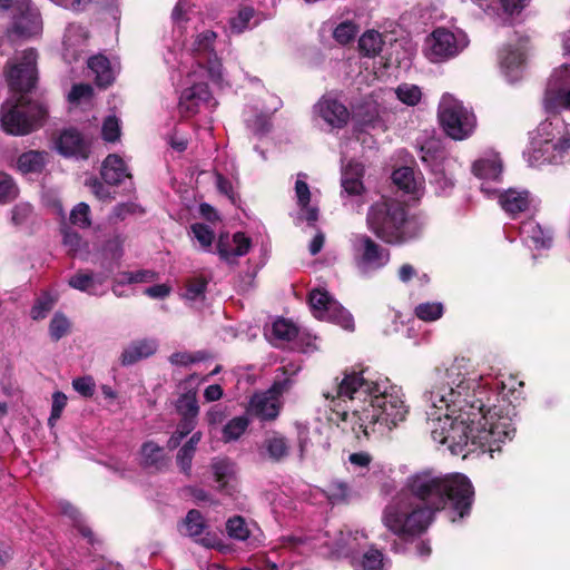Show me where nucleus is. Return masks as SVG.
I'll list each match as a JSON object with an SVG mask.
<instances>
[{"mask_svg":"<svg viewBox=\"0 0 570 570\" xmlns=\"http://www.w3.org/2000/svg\"><path fill=\"white\" fill-rule=\"evenodd\" d=\"M504 390L503 381L479 374L469 358H455L425 393L433 441L453 454L481 449L493 456L515 433Z\"/></svg>","mask_w":570,"mask_h":570,"instance_id":"1","label":"nucleus"},{"mask_svg":"<svg viewBox=\"0 0 570 570\" xmlns=\"http://www.w3.org/2000/svg\"><path fill=\"white\" fill-rule=\"evenodd\" d=\"M332 402L351 403L342 411V420L364 436H384L409 414L403 391L389 379L372 381L363 372H345L337 386L324 393Z\"/></svg>","mask_w":570,"mask_h":570,"instance_id":"2","label":"nucleus"},{"mask_svg":"<svg viewBox=\"0 0 570 570\" xmlns=\"http://www.w3.org/2000/svg\"><path fill=\"white\" fill-rule=\"evenodd\" d=\"M37 58L35 49H26L8 62L6 78L13 95L2 105L0 122L3 130L13 136L36 130L47 115L43 104L27 98L37 81Z\"/></svg>","mask_w":570,"mask_h":570,"instance_id":"3","label":"nucleus"},{"mask_svg":"<svg viewBox=\"0 0 570 570\" xmlns=\"http://www.w3.org/2000/svg\"><path fill=\"white\" fill-rule=\"evenodd\" d=\"M401 492H406L433 515L449 504L459 518L470 514L474 498L468 476L461 473L442 474L434 470L409 475Z\"/></svg>","mask_w":570,"mask_h":570,"instance_id":"4","label":"nucleus"},{"mask_svg":"<svg viewBox=\"0 0 570 570\" xmlns=\"http://www.w3.org/2000/svg\"><path fill=\"white\" fill-rule=\"evenodd\" d=\"M434 515L415 502L406 492H399L385 505L382 522L392 533L411 539L425 532Z\"/></svg>","mask_w":570,"mask_h":570,"instance_id":"5","label":"nucleus"},{"mask_svg":"<svg viewBox=\"0 0 570 570\" xmlns=\"http://www.w3.org/2000/svg\"><path fill=\"white\" fill-rule=\"evenodd\" d=\"M569 154L570 124L554 115L538 126L528 153V163L531 166L560 164Z\"/></svg>","mask_w":570,"mask_h":570,"instance_id":"6","label":"nucleus"},{"mask_svg":"<svg viewBox=\"0 0 570 570\" xmlns=\"http://www.w3.org/2000/svg\"><path fill=\"white\" fill-rule=\"evenodd\" d=\"M367 226L387 243H399L407 238L405 208L396 200L382 198L371 206L367 213Z\"/></svg>","mask_w":570,"mask_h":570,"instance_id":"7","label":"nucleus"},{"mask_svg":"<svg viewBox=\"0 0 570 570\" xmlns=\"http://www.w3.org/2000/svg\"><path fill=\"white\" fill-rule=\"evenodd\" d=\"M216 37V33L212 30H205L196 35L188 51L183 57L179 72L197 70L202 77L207 75L212 81H220L222 63L214 50Z\"/></svg>","mask_w":570,"mask_h":570,"instance_id":"8","label":"nucleus"},{"mask_svg":"<svg viewBox=\"0 0 570 570\" xmlns=\"http://www.w3.org/2000/svg\"><path fill=\"white\" fill-rule=\"evenodd\" d=\"M439 119L444 132L454 140L466 139L476 127L473 111L450 94L441 98Z\"/></svg>","mask_w":570,"mask_h":570,"instance_id":"9","label":"nucleus"},{"mask_svg":"<svg viewBox=\"0 0 570 570\" xmlns=\"http://www.w3.org/2000/svg\"><path fill=\"white\" fill-rule=\"evenodd\" d=\"M326 537L327 533L315 538L286 537L284 538L283 546L294 549L299 554L307 553L311 550H321L323 546H326L333 553L348 556L356 550L361 540L364 541L366 539L364 532L340 531L338 538L333 544H330L328 541L325 540Z\"/></svg>","mask_w":570,"mask_h":570,"instance_id":"10","label":"nucleus"},{"mask_svg":"<svg viewBox=\"0 0 570 570\" xmlns=\"http://www.w3.org/2000/svg\"><path fill=\"white\" fill-rule=\"evenodd\" d=\"M353 263L357 273L371 276L390 262V252L365 234H355L351 238Z\"/></svg>","mask_w":570,"mask_h":570,"instance_id":"11","label":"nucleus"},{"mask_svg":"<svg viewBox=\"0 0 570 570\" xmlns=\"http://www.w3.org/2000/svg\"><path fill=\"white\" fill-rule=\"evenodd\" d=\"M180 73L185 76V79L181 83L184 89L179 98V111L185 117H189L198 112L203 107L213 109L216 106V101L212 97L206 83V80H210V78L207 75L202 77L197 70Z\"/></svg>","mask_w":570,"mask_h":570,"instance_id":"12","label":"nucleus"},{"mask_svg":"<svg viewBox=\"0 0 570 570\" xmlns=\"http://www.w3.org/2000/svg\"><path fill=\"white\" fill-rule=\"evenodd\" d=\"M469 45L466 33L460 29L436 28L425 41V56L432 62H443L458 56Z\"/></svg>","mask_w":570,"mask_h":570,"instance_id":"13","label":"nucleus"},{"mask_svg":"<svg viewBox=\"0 0 570 570\" xmlns=\"http://www.w3.org/2000/svg\"><path fill=\"white\" fill-rule=\"evenodd\" d=\"M308 301L316 318L335 323L347 331L354 330L352 315L324 288L313 289Z\"/></svg>","mask_w":570,"mask_h":570,"instance_id":"14","label":"nucleus"},{"mask_svg":"<svg viewBox=\"0 0 570 570\" xmlns=\"http://www.w3.org/2000/svg\"><path fill=\"white\" fill-rule=\"evenodd\" d=\"M543 106L550 114L562 109L570 110V65H562L552 72L547 85Z\"/></svg>","mask_w":570,"mask_h":570,"instance_id":"15","label":"nucleus"},{"mask_svg":"<svg viewBox=\"0 0 570 570\" xmlns=\"http://www.w3.org/2000/svg\"><path fill=\"white\" fill-rule=\"evenodd\" d=\"M291 379L275 381L267 392L255 394L249 402V412L261 420H274L281 409L278 397L289 389Z\"/></svg>","mask_w":570,"mask_h":570,"instance_id":"16","label":"nucleus"},{"mask_svg":"<svg viewBox=\"0 0 570 570\" xmlns=\"http://www.w3.org/2000/svg\"><path fill=\"white\" fill-rule=\"evenodd\" d=\"M420 158L431 168V184L438 195H448L454 187L452 176L446 173L442 151L432 150L430 146L420 148Z\"/></svg>","mask_w":570,"mask_h":570,"instance_id":"17","label":"nucleus"},{"mask_svg":"<svg viewBox=\"0 0 570 570\" xmlns=\"http://www.w3.org/2000/svg\"><path fill=\"white\" fill-rule=\"evenodd\" d=\"M13 12V31L22 37L40 33L42 21L40 13L30 3V0H17Z\"/></svg>","mask_w":570,"mask_h":570,"instance_id":"18","label":"nucleus"},{"mask_svg":"<svg viewBox=\"0 0 570 570\" xmlns=\"http://www.w3.org/2000/svg\"><path fill=\"white\" fill-rule=\"evenodd\" d=\"M314 114L333 129L343 128L350 119V111L332 94L324 95L315 105Z\"/></svg>","mask_w":570,"mask_h":570,"instance_id":"19","label":"nucleus"},{"mask_svg":"<svg viewBox=\"0 0 570 570\" xmlns=\"http://www.w3.org/2000/svg\"><path fill=\"white\" fill-rule=\"evenodd\" d=\"M249 248L250 239L240 232L235 233L233 237L222 234L217 242V253L227 263H233L237 257L246 255Z\"/></svg>","mask_w":570,"mask_h":570,"instance_id":"20","label":"nucleus"},{"mask_svg":"<svg viewBox=\"0 0 570 570\" xmlns=\"http://www.w3.org/2000/svg\"><path fill=\"white\" fill-rule=\"evenodd\" d=\"M212 470L218 489L227 494L236 490L237 466L236 463L227 458H215L212 461Z\"/></svg>","mask_w":570,"mask_h":570,"instance_id":"21","label":"nucleus"},{"mask_svg":"<svg viewBox=\"0 0 570 570\" xmlns=\"http://www.w3.org/2000/svg\"><path fill=\"white\" fill-rule=\"evenodd\" d=\"M205 529L206 523L202 513L197 510H190L184 520L185 533L195 538L197 542L206 548L217 547L219 543L217 535L210 532L204 533Z\"/></svg>","mask_w":570,"mask_h":570,"instance_id":"22","label":"nucleus"},{"mask_svg":"<svg viewBox=\"0 0 570 570\" xmlns=\"http://www.w3.org/2000/svg\"><path fill=\"white\" fill-rule=\"evenodd\" d=\"M524 62V45L519 43L515 48H503L500 52V67L510 82L519 80L522 76Z\"/></svg>","mask_w":570,"mask_h":570,"instance_id":"23","label":"nucleus"},{"mask_svg":"<svg viewBox=\"0 0 570 570\" xmlns=\"http://www.w3.org/2000/svg\"><path fill=\"white\" fill-rule=\"evenodd\" d=\"M87 40V31L78 24H69L63 36V59L71 63L83 53Z\"/></svg>","mask_w":570,"mask_h":570,"instance_id":"24","label":"nucleus"},{"mask_svg":"<svg viewBox=\"0 0 570 570\" xmlns=\"http://www.w3.org/2000/svg\"><path fill=\"white\" fill-rule=\"evenodd\" d=\"M108 276L107 272L94 274L88 271H79L68 279V284L70 287L90 295H102Z\"/></svg>","mask_w":570,"mask_h":570,"instance_id":"25","label":"nucleus"},{"mask_svg":"<svg viewBox=\"0 0 570 570\" xmlns=\"http://www.w3.org/2000/svg\"><path fill=\"white\" fill-rule=\"evenodd\" d=\"M520 236L525 245L535 249L550 248L552 245V234L549 229H543L540 224L533 219L525 220L519 228Z\"/></svg>","mask_w":570,"mask_h":570,"instance_id":"26","label":"nucleus"},{"mask_svg":"<svg viewBox=\"0 0 570 570\" xmlns=\"http://www.w3.org/2000/svg\"><path fill=\"white\" fill-rule=\"evenodd\" d=\"M56 149L63 156L87 158L88 146L80 134L75 129L62 131L57 138Z\"/></svg>","mask_w":570,"mask_h":570,"instance_id":"27","label":"nucleus"},{"mask_svg":"<svg viewBox=\"0 0 570 570\" xmlns=\"http://www.w3.org/2000/svg\"><path fill=\"white\" fill-rule=\"evenodd\" d=\"M364 175V167L362 164L356 161H350L343 167L341 185L343 194L347 196L361 197L364 191V185L362 181Z\"/></svg>","mask_w":570,"mask_h":570,"instance_id":"28","label":"nucleus"},{"mask_svg":"<svg viewBox=\"0 0 570 570\" xmlns=\"http://www.w3.org/2000/svg\"><path fill=\"white\" fill-rule=\"evenodd\" d=\"M499 200L502 209L510 216L528 212L532 204L529 191L518 189H509L502 193Z\"/></svg>","mask_w":570,"mask_h":570,"instance_id":"29","label":"nucleus"},{"mask_svg":"<svg viewBox=\"0 0 570 570\" xmlns=\"http://www.w3.org/2000/svg\"><path fill=\"white\" fill-rule=\"evenodd\" d=\"M307 175L304 173H299L297 175L296 181H295V195L297 199V205L299 206L301 210L305 215V219L313 224L318 218V208L316 206L311 205V190L309 186L307 185Z\"/></svg>","mask_w":570,"mask_h":570,"instance_id":"30","label":"nucleus"},{"mask_svg":"<svg viewBox=\"0 0 570 570\" xmlns=\"http://www.w3.org/2000/svg\"><path fill=\"white\" fill-rule=\"evenodd\" d=\"M101 177L108 185H118L125 178H129L130 174L124 159L116 154H111L102 163Z\"/></svg>","mask_w":570,"mask_h":570,"instance_id":"31","label":"nucleus"},{"mask_svg":"<svg viewBox=\"0 0 570 570\" xmlns=\"http://www.w3.org/2000/svg\"><path fill=\"white\" fill-rule=\"evenodd\" d=\"M88 68L95 75V81L98 87L106 88L114 82L116 70L104 55L89 58Z\"/></svg>","mask_w":570,"mask_h":570,"instance_id":"32","label":"nucleus"},{"mask_svg":"<svg viewBox=\"0 0 570 570\" xmlns=\"http://www.w3.org/2000/svg\"><path fill=\"white\" fill-rule=\"evenodd\" d=\"M158 348V343L154 338H144L131 343L121 354V363L130 365L137 361L153 355Z\"/></svg>","mask_w":570,"mask_h":570,"instance_id":"33","label":"nucleus"},{"mask_svg":"<svg viewBox=\"0 0 570 570\" xmlns=\"http://www.w3.org/2000/svg\"><path fill=\"white\" fill-rule=\"evenodd\" d=\"M472 170L480 179L497 180L502 173V163L498 154L491 153L478 159L473 164Z\"/></svg>","mask_w":570,"mask_h":570,"instance_id":"34","label":"nucleus"},{"mask_svg":"<svg viewBox=\"0 0 570 570\" xmlns=\"http://www.w3.org/2000/svg\"><path fill=\"white\" fill-rule=\"evenodd\" d=\"M393 183L407 194L417 196L423 186V178L416 176L410 167H401L392 174Z\"/></svg>","mask_w":570,"mask_h":570,"instance_id":"35","label":"nucleus"},{"mask_svg":"<svg viewBox=\"0 0 570 570\" xmlns=\"http://www.w3.org/2000/svg\"><path fill=\"white\" fill-rule=\"evenodd\" d=\"M262 450L266 453L268 459L278 462L288 455L289 444L285 436L277 432H273L264 440Z\"/></svg>","mask_w":570,"mask_h":570,"instance_id":"36","label":"nucleus"},{"mask_svg":"<svg viewBox=\"0 0 570 570\" xmlns=\"http://www.w3.org/2000/svg\"><path fill=\"white\" fill-rule=\"evenodd\" d=\"M48 154L45 151L29 150L21 154L17 159V168L23 174L40 173L47 161Z\"/></svg>","mask_w":570,"mask_h":570,"instance_id":"37","label":"nucleus"},{"mask_svg":"<svg viewBox=\"0 0 570 570\" xmlns=\"http://www.w3.org/2000/svg\"><path fill=\"white\" fill-rule=\"evenodd\" d=\"M121 256L122 240L119 237H114L106 242L97 261H100L101 266L110 274L117 266Z\"/></svg>","mask_w":570,"mask_h":570,"instance_id":"38","label":"nucleus"},{"mask_svg":"<svg viewBox=\"0 0 570 570\" xmlns=\"http://www.w3.org/2000/svg\"><path fill=\"white\" fill-rule=\"evenodd\" d=\"M258 530L255 523H248L243 517L235 515L226 522V531L229 538L238 541H245L250 537H255Z\"/></svg>","mask_w":570,"mask_h":570,"instance_id":"39","label":"nucleus"},{"mask_svg":"<svg viewBox=\"0 0 570 570\" xmlns=\"http://www.w3.org/2000/svg\"><path fill=\"white\" fill-rule=\"evenodd\" d=\"M141 464L146 468L160 469L164 463V449L153 441L146 442L140 451Z\"/></svg>","mask_w":570,"mask_h":570,"instance_id":"40","label":"nucleus"},{"mask_svg":"<svg viewBox=\"0 0 570 570\" xmlns=\"http://www.w3.org/2000/svg\"><path fill=\"white\" fill-rule=\"evenodd\" d=\"M63 245L73 257H79L82 261L90 259L89 244L83 242L77 233L66 232L63 234Z\"/></svg>","mask_w":570,"mask_h":570,"instance_id":"41","label":"nucleus"},{"mask_svg":"<svg viewBox=\"0 0 570 570\" xmlns=\"http://www.w3.org/2000/svg\"><path fill=\"white\" fill-rule=\"evenodd\" d=\"M279 106L281 101L278 99H275L273 106L268 108L265 112H262L261 115H257L253 118H246L247 127L255 135L266 134L271 128V116L279 108Z\"/></svg>","mask_w":570,"mask_h":570,"instance_id":"42","label":"nucleus"},{"mask_svg":"<svg viewBox=\"0 0 570 570\" xmlns=\"http://www.w3.org/2000/svg\"><path fill=\"white\" fill-rule=\"evenodd\" d=\"M354 112L362 124H372L380 116V104L373 96H370L355 107Z\"/></svg>","mask_w":570,"mask_h":570,"instance_id":"43","label":"nucleus"},{"mask_svg":"<svg viewBox=\"0 0 570 570\" xmlns=\"http://www.w3.org/2000/svg\"><path fill=\"white\" fill-rule=\"evenodd\" d=\"M249 419L246 415H240L229 420L223 428V440L232 442L238 440L247 430Z\"/></svg>","mask_w":570,"mask_h":570,"instance_id":"44","label":"nucleus"},{"mask_svg":"<svg viewBox=\"0 0 570 570\" xmlns=\"http://www.w3.org/2000/svg\"><path fill=\"white\" fill-rule=\"evenodd\" d=\"M360 50L368 57H374L382 50V35L374 30H368L362 35L358 40Z\"/></svg>","mask_w":570,"mask_h":570,"instance_id":"45","label":"nucleus"},{"mask_svg":"<svg viewBox=\"0 0 570 570\" xmlns=\"http://www.w3.org/2000/svg\"><path fill=\"white\" fill-rule=\"evenodd\" d=\"M298 330L294 323L288 320L279 318L273 323L272 338L276 342H289L296 337Z\"/></svg>","mask_w":570,"mask_h":570,"instance_id":"46","label":"nucleus"},{"mask_svg":"<svg viewBox=\"0 0 570 570\" xmlns=\"http://www.w3.org/2000/svg\"><path fill=\"white\" fill-rule=\"evenodd\" d=\"M176 410L180 416L197 419L199 406L196 399V392L190 391L183 394L176 402Z\"/></svg>","mask_w":570,"mask_h":570,"instance_id":"47","label":"nucleus"},{"mask_svg":"<svg viewBox=\"0 0 570 570\" xmlns=\"http://www.w3.org/2000/svg\"><path fill=\"white\" fill-rule=\"evenodd\" d=\"M189 234L195 238L204 250L210 252L215 239L213 229L203 223H196L190 226Z\"/></svg>","mask_w":570,"mask_h":570,"instance_id":"48","label":"nucleus"},{"mask_svg":"<svg viewBox=\"0 0 570 570\" xmlns=\"http://www.w3.org/2000/svg\"><path fill=\"white\" fill-rule=\"evenodd\" d=\"M444 312L442 303L439 302H426L419 304L415 309L414 314L417 318L424 321V322H434L442 317Z\"/></svg>","mask_w":570,"mask_h":570,"instance_id":"49","label":"nucleus"},{"mask_svg":"<svg viewBox=\"0 0 570 570\" xmlns=\"http://www.w3.org/2000/svg\"><path fill=\"white\" fill-rule=\"evenodd\" d=\"M361 567L362 570H387L389 562L380 550L370 549L364 553Z\"/></svg>","mask_w":570,"mask_h":570,"instance_id":"50","label":"nucleus"},{"mask_svg":"<svg viewBox=\"0 0 570 570\" xmlns=\"http://www.w3.org/2000/svg\"><path fill=\"white\" fill-rule=\"evenodd\" d=\"M208 281L203 276H196L187 281L184 297L188 301L203 299Z\"/></svg>","mask_w":570,"mask_h":570,"instance_id":"51","label":"nucleus"},{"mask_svg":"<svg viewBox=\"0 0 570 570\" xmlns=\"http://www.w3.org/2000/svg\"><path fill=\"white\" fill-rule=\"evenodd\" d=\"M255 16V10L252 7H243L239 9L237 16L233 17L229 21L230 30L235 33H242L249 27V21Z\"/></svg>","mask_w":570,"mask_h":570,"instance_id":"52","label":"nucleus"},{"mask_svg":"<svg viewBox=\"0 0 570 570\" xmlns=\"http://www.w3.org/2000/svg\"><path fill=\"white\" fill-rule=\"evenodd\" d=\"M396 97L407 106H415L420 102L422 92L415 85L403 83L395 90Z\"/></svg>","mask_w":570,"mask_h":570,"instance_id":"53","label":"nucleus"},{"mask_svg":"<svg viewBox=\"0 0 570 570\" xmlns=\"http://www.w3.org/2000/svg\"><path fill=\"white\" fill-rule=\"evenodd\" d=\"M196 421V417L180 416V422L177 425L175 433L170 436L168 445L170 448H176L180 441L195 429Z\"/></svg>","mask_w":570,"mask_h":570,"instance_id":"54","label":"nucleus"},{"mask_svg":"<svg viewBox=\"0 0 570 570\" xmlns=\"http://www.w3.org/2000/svg\"><path fill=\"white\" fill-rule=\"evenodd\" d=\"M325 494L331 503L336 504L348 499L350 489L347 484L342 481H333L327 485Z\"/></svg>","mask_w":570,"mask_h":570,"instance_id":"55","label":"nucleus"},{"mask_svg":"<svg viewBox=\"0 0 570 570\" xmlns=\"http://www.w3.org/2000/svg\"><path fill=\"white\" fill-rule=\"evenodd\" d=\"M60 507H61V512L65 515L69 517L75 522L76 527L79 529V532L85 538H87L90 543H92V532L88 527H86L82 523L81 515L78 512V510L68 502L61 503Z\"/></svg>","mask_w":570,"mask_h":570,"instance_id":"56","label":"nucleus"},{"mask_svg":"<svg viewBox=\"0 0 570 570\" xmlns=\"http://www.w3.org/2000/svg\"><path fill=\"white\" fill-rule=\"evenodd\" d=\"M70 222L80 228L89 227L91 225L89 205L86 203L77 204L70 213Z\"/></svg>","mask_w":570,"mask_h":570,"instance_id":"57","label":"nucleus"},{"mask_svg":"<svg viewBox=\"0 0 570 570\" xmlns=\"http://www.w3.org/2000/svg\"><path fill=\"white\" fill-rule=\"evenodd\" d=\"M55 305L53 298L49 294L41 295L31 308V317L33 320H41L52 309Z\"/></svg>","mask_w":570,"mask_h":570,"instance_id":"58","label":"nucleus"},{"mask_svg":"<svg viewBox=\"0 0 570 570\" xmlns=\"http://www.w3.org/2000/svg\"><path fill=\"white\" fill-rule=\"evenodd\" d=\"M67 396L62 392H55L52 394L51 413L48 419V424L53 428L57 421L61 417L62 411L67 405Z\"/></svg>","mask_w":570,"mask_h":570,"instance_id":"59","label":"nucleus"},{"mask_svg":"<svg viewBox=\"0 0 570 570\" xmlns=\"http://www.w3.org/2000/svg\"><path fill=\"white\" fill-rule=\"evenodd\" d=\"M18 187L9 175L0 177V203H8L17 198Z\"/></svg>","mask_w":570,"mask_h":570,"instance_id":"60","label":"nucleus"},{"mask_svg":"<svg viewBox=\"0 0 570 570\" xmlns=\"http://www.w3.org/2000/svg\"><path fill=\"white\" fill-rule=\"evenodd\" d=\"M356 33L357 27L353 22L345 21L335 28L333 37L337 42L345 45L353 40Z\"/></svg>","mask_w":570,"mask_h":570,"instance_id":"61","label":"nucleus"},{"mask_svg":"<svg viewBox=\"0 0 570 570\" xmlns=\"http://www.w3.org/2000/svg\"><path fill=\"white\" fill-rule=\"evenodd\" d=\"M69 325V321L66 316L59 313L55 314L49 325L50 336L56 341L60 340L67 334Z\"/></svg>","mask_w":570,"mask_h":570,"instance_id":"62","label":"nucleus"},{"mask_svg":"<svg viewBox=\"0 0 570 570\" xmlns=\"http://www.w3.org/2000/svg\"><path fill=\"white\" fill-rule=\"evenodd\" d=\"M120 136V126L119 120L114 117L109 116L105 119L102 125V138L106 141L114 142L119 139Z\"/></svg>","mask_w":570,"mask_h":570,"instance_id":"63","label":"nucleus"},{"mask_svg":"<svg viewBox=\"0 0 570 570\" xmlns=\"http://www.w3.org/2000/svg\"><path fill=\"white\" fill-rule=\"evenodd\" d=\"M296 434H297V444L299 450V456L303 458L305 453L308 451L312 442H311V431L306 424L295 423Z\"/></svg>","mask_w":570,"mask_h":570,"instance_id":"64","label":"nucleus"}]
</instances>
